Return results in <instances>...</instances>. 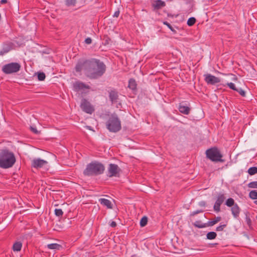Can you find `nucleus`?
Returning <instances> with one entry per match:
<instances>
[{
    "label": "nucleus",
    "mask_w": 257,
    "mask_h": 257,
    "mask_svg": "<svg viewBox=\"0 0 257 257\" xmlns=\"http://www.w3.org/2000/svg\"><path fill=\"white\" fill-rule=\"evenodd\" d=\"M75 70L77 72L83 71L84 74L90 79H97L105 73L106 66L99 60L92 59L79 62Z\"/></svg>",
    "instance_id": "1"
},
{
    "label": "nucleus",
    "mask_w": 257,
    "mask_h": 257,
    "mask_svg": "<svg viewBox=\"0 0 257 257\" xmlns=\"http://www.w3.org/2000/svg\"><path fill=\"white\" fill-rule=\"evenodd\" d=\"M16 162L14 154L8 149L0 150V168L8 169L12 167Z\"/></svg>",
    "instance_id": "2"
},
{
    "label": "nucleus",
    "mask_w": 257,
    "mask_h": 257,
    "mask_svg": "<svg viewBox=\"0 0 257 257\" xmlns=\"http://www.w3.org/2000/svg\"><path fill=\"white\" fill-rule=\"evenodd\" d=\"M104 166L101 163L94 162L88 164L84 170L85 176H96L103 173Z\"/></svg>",
    "instance_id": "3"
},
{
    "label": "nucleus",
    "mask_w": 257,
    "mask_h": 257,
    "mask_svg": "<svg viewBox=\"0 0 257 257\" xmlns=\"http://www.w3.org/2000/svg\"><path fill=\"white\" fill-rule=\"evenodd\" d=\"M106 127L111 132L116 133L121 128V122L117 115L114 113L108 116Z\"/></svg>",
    "instance_id": "4"
},
{
    "label": "nucleus",
    "mask_w": 257,
    "mask_h": 257,
    "mask_svg": "<svg viewBox=\"0 0 257 257\" xmlns=\"http://www.w3.org/2000/svg\"><path fill=\"white\" fill-rule=\"evenodd\" d=\"M207 157L213 162H223L222 155L217 148H212L206 151Z\"/></svg>",
    "instance_id": "5"
},
{
    "label": "nucleus",
    "mask_w": 257,
    "mask_h": 257,
    "mask_svg": "<svg viewBox=\"0 0 257 257\" xmlns=\"http://www.w3.org/2000/svg\"><path fill=\"white\" fill-rule=\"evenodd\" d=\"M21 68V65L16 62H12L3 66V72L7 74H12L18 72Z\"/></svg>",
    "instance_id": "6"
},
{
    "label": "nucleus",
    "mask_w": 257,
    "mask_h": 257,
    "mask_svg": "<svg viewBox=\"0 0 257 257\" xmlns=\"http://www.w3.org/2000/svg\"><path fill=\"white\" fill-rule=\"evenodd\" d=\"M121 169L119 167L114 164H110L107 169V176L109 177H118Z\"/></svg>",
    "instance_id": "7"
},
{
    "label": "nucleus",
    "mask_w": 257,
    "mask_h": 257,
    "mask_svg": "<svg viewBox=\"0 0 257 257\" xmlns=\"http://www.w3.org/2000/svg\"><path fill=\"white\" fill-rule=\"evenodd\" d=\"M90 86L80 81L75 82L73 84V89L76 92L86 93L88 92Z\"/></svg>",
    "instance_id": "8"
},
{
    "label": "nucleus",
    "mask_w": 257,
    "mask_h": 257,
    "mask_svg": "<svg viewBox=\"0 0 257 257\" xmlns=\"http://www.w3.org/2000/svg\"><path fill=\"white\" fill-rule=\"evenodd\" d=\"M80 107L84 111L87 113L91 114L94 110L90 102L84 98L81 100Z\"/></svg>",
    "instance_id": "9"
},
{
    "label": "nucleus",
    "mask_w": 257,
    "mask_h": 257,
    "mask_svg": "<svg viewBox=\"0 0 257 257\" xmlns=\"http://www.w3.org/2000/svg\"><path fill=\"white\" fill-rule=\"evenodd\" d=\"M205 81L209 85H215L216 83L220 82L219 78L217 77L210 74H205L204 75Z\"/></svg>",
    "instance_id": "10"
},
{
    "label": "nucleus",
    "mask_w": 257,
    "mask_h": 257,
    "mask_svg": "<svg viewBox=\"0 0 257 257\" xmlns=\"http://www.w3.org/2000/svg\"><path fill=\"white\" fill-rule=\"evenodd\" d=\"M226 197L224 194L219 193L217 197V199L214 203L213 209L215 211L218 212L220 211V205L224 202Z\"/></svg>",
    "instance_id": "11"
},
{
    "label": "nucleus",
    "mask_w": 257,
    "mask_h": 257,
    "mask_svg": "<svg viewBox=\"0 0 257 257\" xmlns=\"http://www.w3.org/2000/svg\"><path fill=\"white\" fill-rule=\"evenodd\" d=\"M47 164L48 162L40 158H36L32 161L31 167L36 169H40Z\"/></svg>",
    "instance_id": "12"
},
{
    "label": "nucleus",
    "mask_w": 257,
    "mask_h": 257,
    "mask_svg": "<svg viewBox=\"0 0 257 257\" xmlns=\"http://www.w3.org/2000/svg\"><path fill=\"white\" fill-rule=\"evenodd\" d=\"M109 97L112 103L116 102L118 99V92L114 90H111L109 92Z\"/></svg>",
    "instance_id": "13"
},
{
    "label": "nucleus",
    "mask_w": 257,
    "mask_h": 257,
    "mask_svg": "<svg viewBox=\"0 0 257 257\" xmlns=\"http://www.w3.org/2000/svg\"><path fill=\"white\" fill-rule=\"evenodd\" d=\"M231 213L234 218H237L238 217L240 212V209L237 204H235V205L231 207Z\"/></svg>",
    "instance_id": "14"
},
{
    "label": "nucleus",
    "mask_w": 257,
    "mask_h": 257,
    "mask_svg": "<svg viewBox=\"0 0 257 257\" xmlns=\"http://www.w3.org/2000/svg\"><path fill=\"white\" fill-rule=\"evenodd\" d=\"M165 6V3L162 0H157L153 4V7L156 10L160 9L161 8L164 7Z\"/></svg>",
    "instance_id": "15"
},
{
    "label": "nucleus",
    "mask_w": 257,
    "mask_h": 257,
    "mask_svg": "<svg viewBox=\"0 0 257 257\" xmlns=\"http://www.w3.org/2000/svg\"><path fill=\"white\" fill-rule=\"evenodd\" d=\"M100 203L104 206H106L108 208H112V204L110 200L104 199L100 198L99 199Z\"/></svg>",
    "instance_id": "16"
},
{
    "label": "nucleus",
    "mask_w": 257,
    "mask_h": 257,
    "mask_svg": "<svg viewBox=\"0 0 257 257\" xmlns=\"http://www.w3.org/2000/svg\"><path fill=\"white\" fill-rule=\"evenodd\" d=\"M179 110L180 112L185 114H188L190 112V109L187 106L180 105Z\"/></svg>",
    "instance_id": "17"
},
{
    "label": "nucleus",
    "mask_w": 257,
    "mask_h": 257,
    "mask_svg": "<svg viewBox=\"0 0 257 257\" xmlns=\"http://www.w3.org/2000/svg\"><path fill=\"white\" fill-rule=\"evenodd\" d=\"M47 247L50 249L60 250L62 246L58 243H51L47 245Z\"/></svg>",
    "instance_id": "18"
},
{
    "label": "nucleus",
    "mask_w": 257,
    "mask_h": 257,
    "mask_svg": "<svg viewBox=\"0 0 257 257\" xmlns=\"http://www.w3.org/2000/svg\"><path fill=\"white\" fill-rule=\"evenodd\" d=\"M137 83L134 79H131L128 82V87L132 90H135L137 88Z\"/></svg>",
    "instance_id": "19"
},
{
    "label": "nucleus",
    "mask_w": 257,
    "mask_h": 257,
    "mask_svg": "<svg viewBox=\"0 0 257 257\" xmlns=\"http://www.w3.org/2000/svg\"><path fill=\"white\" fill-rule=\"evenodd\" d=\"M221 220V217L220 216H217L215 217V218L211 221L208 222L207 225L212 226L214 224H216L218 222H219Z\"/></svg>",
    "instance_id": "20"
},
{
    "label": "nucleus",
    "mask_w": 257,
    "mask_h": 257,
    "mask_svg": "<svg viewBox=\"0 0 257 257\" xmlns=\"http://www.w3.org/2000/svg\"><path fill=\"white\" fill-rule=\"evenodd\" d=\"M22 246V244L21 242H16L14 244L13 249L14 251H19L21 250Z\"/></svg>",
    "instance_id": "21"
},
{
    "label": "nucleus",
    "mask_w": 257,
    "mask_h": 257,
    "mask_svg": "<svg viewBox=\"0 0 257 257\" xmlns=\"http://www.w3.org/2000/svg\"><path fill=\"white\" fill-rule=\"evenodd\" d=\"M65 4L67 7H74L77 0H64Z\"/></svg>",
    "instance_id": "22"
},
{
    "label": "nucleus",
    "mask_w": 257,
    "mask_h": 257,
    "mask_svg": "<svg viewBox=\"0 0 257 257\" xmlns=\"http://www.w3.org/2000/svg\"><path fill=\"white\" fill-rule=\"evenodd\" d=\"M235 204L234 199L232 198L227 199L225 202V205L228 207H232Z\"/></svg>",
    "instance_id": "23"
},
{
    "label": "nucleus",
    "mask_w": 257,
    "mask_h": 257,
    "mask_svg": "<svg viewBox=\"0 0 257 257\" xmlns=\"http://www.w3.org/2000/svg\"><path fill=\"white\" fill-rule=\"evenodd\" d=\"M216 236L217 234L214 231L209 232L206 235L207 238L210 240L215 239Z\"/></svg>",
    "instance_id": "24"
},
{
    "label": "nucleus",
    "mask_w": 257,
    "mask_h": 257,
    "mask_svg": "<svg viewBox=\"0 0 257 257\" xmlns=\"http://www.w3.org/2000/svg\"><path fill=\"white\" fill-rule=\"evenodd\" d=\"M193 225L199 228L205 227L206 225L202 223L201 221H196L193 223Z\"/></svg>",
    "instance_id": "25"
},
{
    "label": "nucleus",
    "mask_w": 257,
    "mask_h": 257,
    "mask_svg": "<svg viewBox=\"0 0 257 257\" xmlns=\"http://www.w3.org/2000/svg\"><path fill=\"white\" fill-rule=\"evenodd\" d=\"M247 173L250 175H253L257 173V167H252L248 169L247 171Z\"/></svg>",
    "instance_id": "26"
},
{
    "label": "nucleus",
    "mask_w": 257,
    "mask_h": 257,
    "mask_svg": "<svg viewBox=\"0 0 257 257\" xmlns=\"http://www.w3.org/2000/svg\"><path fill=\"white\" fill-rule=\"evenodd\" d=\"M249 196L252 199H257V190H252L249 193Z\"/></svg>",
    "instance_id": "27"
},
{
    "label": "nucleus",
    "mask_w": 257,
    "mask_h": 257,
    "mask_svg": "<svg viewBox=\"0 0 257 257\" xmlns=\"http://www.w3.org/2000/svg\"><path fill=\"white\" fill-rule=\"evenodd\" d=\"M148 222V218L146 216H144L140 221V225L141 227L145 226Z\"/></svg>",
    "instance_id": "28"
},
{
    "label": "nucleus",
    "mask_w": 257,
    "mask_h": 257,
    "mask_svg": "<svg viewBox=\"0 0 257 257\" xmlns=\"http://www.w3.org/2000/svg\"><path fill=\"white\" fill-rule=\"evenodd\" d=\"M46 77L45 74L44 72H39L38 73V79L40 81H43Z\"/></svg>",
    "instance_id": "29"
},
{
    "label": "nucleus",
    "mask_w": 257,
    "mask_h": 257,
    "mask_svg": "<svg viewBox=\"0 0 257 257\" xmlns=\"http://www.w3.org/2000/svg\"><path fill=\"white\" fill-rule=\"evenodd\" d=\"M196 22V19L193 18H190L187 21V25L189 26H193Z\"/></svg>",
    "instance_id": "30"
},
{
    "label": "nucleus",
    "mask_w": 257,
    "mask_h": 257,
    "mask_svg": "<svg viewBox=\"0 0 257 257\" xmlns=\"http://www.w3.org/2000/svg\"><path fill=\"white\" fill-rule=\"evenodd\" d=\"M55 214L58 217H61L63 214V212L61 209H55Z\"/></svg>",
    "instance_id": "31"
},
{
    "label": "nucleus",
    "mask_w": 257,
    "mask_h": 257,
    "mask_svg": "<svg viewBox=\"0 0 257 257\" xmlns=\"http://www.w3.org/2000/svg\"><path fill=\"white\" fill-rule=\"evenodd\" d=\"M248 187L250 188H257V181L250 182L248 184Z\"/></svg>",
    "instance_id": "32"
},
{
    "label": "nucleus",
    "mask_w": 257,
    "mask_h": 257,
    "mask_svg": "<svg viewBox=\"0 0 257 257\" xmlns=\"http://www.w3.org/2000/svg\"><path fill=\"white\" fill-rule=\"evenodd\" d=\"M227 85L229 87V88L231 89L236 91L237 88H236L234 83L232 82L227 83Z\"/></svg>",
    "instance_id": "33"
},
{
    "label": "nucleus",
    "mask_w": 257,
    "mask_h": 257,
    "mask_svg": "<svg viewBox=\"0 0 257 257\" xmlns=\"http://www.w3.org/2000/svg\"><path fill=\"white\" fill-rule=\"evenodd\" d=\"M236 91L238 92L239 93V94L243 97H244L245 96V91L241 88H239V89L237 88Z\"/></svg>",
    "instance_id": "34"
},
{
    "label": "nucleus",
    "mask_w": 257,
    "mask_h": 257,
    "mask_svg": "<svg viewBox=\"0 0 257 257\" xmlns=\"http://www.w3.org/2000/svg\"><path fill=\"white\" fill-rule=\"evenodd\" d=\"M226 226V224H222L220 225L219 226L217 227L216 228V230L217 231H223L224 228Z\"/></svg>",
    "instance_id": "35"
},
{
    "label": "nucleus",
    "mask_w": 257,
    "mask_h": 257,
    "mask_svg": "<svg viewBox=\"0 0 257 257\" xmlns=\"http://www.w3.org/2000/svg\"><path fill=\"white\" fill-rule=\"evenodd\" d=\"M164 24L166 25L172 32H175V30L172 27V26L167 22H164Z\"/></svg>",
    "instance_id": "36"
},
{
    "label": "nucleus",
    "mask_w": 257,
    "mask_h": 257,
    "mask_svg": "<svg viewBox=\"0 0 257 257\" xmlns=\"http://www.w3.org/2000/svg\"><path fill=\"white\" fill-rule=\"evenodd\" d=\"M30 129L31 131L35 134H39L40 133V132L38 131L35 127L31 126Z\"/></svg>",
    "instance_id": "37"
},
{
    "label": "nucleus",
    "mask_w": 257,
    "mask_h": 257,
    "mask_svg": "<svg viewBox=\"0 0 257 257\" xmlns=\"http://www.w3.org/2000/svg\"><path fill=\"white\" fill-rule=\"evenodd\" d=\"M203 211L202 210H196V211H193V212H192L191 214V216H194L195 215H196L197 214L203 212Z\"/></svg>",
    "instance_id": "38"
},
{
    "label": "nucleus",
    "mask_w": 257,
    "mask_h": 257,
    "mask_svg": "<svg viewBox=\"0 0 257 257\" xmlns=\"http://www.w3.org/2000/svg\"><path fill=\"white\" fill-rule=\"evenodd\" d=\"M85 43L87 44H90L92 43V40L90 38H87L85 40Z\"/></svg>",
    "instance_id": "39"
},
{
    "label": "nucleus",
    "mask_w": 257,
    "mask_h": 257,
    "mask_svg": "<svg viewBox=\"0 0 257 257\" xmlns=\"http://www.w3.org/2000/svg\"><path fill=\"white\" fill-rule=\"evenodd\" d=\"M8 52L9 50L4 49L3 50L0 51V55L3 56Z\"/></svg>",
    "instance_id": "40"
},
{
    "label": "nucleus",
    "mask_w": 257,
    "mask_h": 257,
    "mask_svg": "<svg viewBox=\"0 0 257 257\" xmlns=\"http://www.w3.org/2000/svg\"><path fill=\"white\" fill-rule=\"evenodd\" d=\"M119 13H120V12H119V10L116 11V12H115V13H114V14H113V17L117 18V17L119 16Z\"/></svg>",
    "instance_id": "41"
},
{
    "label": "nucleus",
    "mask_w": 257,
    "mask_h": 257,
    "mask_svg": "<svg viewBox=\"0 0 257 257\" xmlns=\"http://www.w3.org/2000/svg\"><path fill=\"white\" fill-rule=\"evenodd\" d=\"M110 225L112 227H115L116 226V223L115 221H112L110 223Z\"/></svg>",
    "instance_id": "42"
},
{
    "label": "nucleus",
    "mask_w": 257,
    "mask_h": 257,
    "mask_svg": "<svg viewBox=\"0 0 257 257\" xmlns=\"http://www.w3.org/2000/svg\"><path fill=\"white\" fill-rule=\"evenodd\" d=\"M199 204L200 206L204 207L205 206L206 203H205V201H202L200 202Z\"/></svg>",
    "instance_id": "43"
},
{
    "label": "nucleus",
    "mask_w": 257,
    "mask_h": 257,
    "mask_svg": "<svg viewBox=\"0 0 257 257\" xmlns=\"http://www.w3.org/2000/svg\"><path fill=\"white\" fill-rule=\"evenodd\" d=\"M7 3V0H2V1H1V3L2 4H6V3Z\"/></svg>",
    "instance_id": "44"
},
{
    "label": "nucleus",
    "mask_w": 257,
    "mask_h": 257,
    "mask_svg": "<svg viewBox=\"0 0 257 257\" xmlns=\"http://www.w3.org/2000/svg\"><path fill=\"white\" fill-rule=\"evenodd\" d=\"M254 203L257 205V200L254 201Z\"/></svg>",
    "instance_id": "45"
},
{
    "label": "nucleus",
    "mask_w": 257,
    "mask_h": 257,
    "mask_svg": "<svg viewBox=\"0 0 257 257\" xmlns=\"http://www.w3.org/2000/svg\"><path fill=\"white\" fill-rule=\"evenodd\" d=\"M256 219H257V216H256Z\"/></svg>",
    "instance_id": "46"
}]
</instances>
